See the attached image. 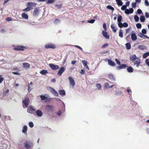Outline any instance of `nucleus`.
<instances>
[{
  "label": "nucleus",
  "instance_id": "nucleus-1",
  "mask_svg": "<svg viewBox=\"0 0 149 149\" xmlns=\"http://www.w3.org/2000/svg\"><path fill=\"white\" fill-rule=\"evenodd\" d=\"M36 4V3L34 2H29L27 3V7L26 8L23 10L24 11L27 12L31 10L32 8V7H35Z\"/></svg>",
  "mask_w": 149,
  "mask_h": 149
},
{
  "label": "nucleus",
  "instance_id": "nucleus-2",
  "mask_svg": "<svg viewBox=\"0 0 149 149\" xmlns=\"http://www.w3.org/2000/svg\"><path fill=\"white\" fill-rule=\"evenodd\" d=\"M40 97L41 101L45 102H50L51 99L49 96H46L45 95H41L40 96Z\"/></svg>",
  "mask_w": 149,
  "mask_h": 149
},
{
  "label": "nucleus",
  "instance_id": "nucleus-3",
  "mask_svg": "<svg viewBox=\"0 0 149 149\" xmlns=\"http://www.w3.org/2000/svg\"><path fill=\"white\" fill-rule=\"evenodd\" d=\"M26 48L24 46L21 45H17L13 49L16 51H23L24 50V49Z\"/></svg>",
  "mask_w": 149,
  "mask_h": 149
},
{
  "label": "nucleus",
  "instance_id": "nucleus-4",
  "mask_svg": "<svg viewBox=\"0 0 149 149\" xmlns=\"http://www.w3.org/2000/svg\"><path fill=\"white\" fill-rule=\"evenodd\" d=\"M30 101L29 98L28 97H25L24 100H23L22 103L23 104L25 108L28 107Z\"/></svg>",
  "mask_w": 149,
  "mask_h": 149
},
{
  "label": "nucleus",
  "instance_id": "nucleus-5",
  "mask_svg": "<svg viewBox=\"0 0 149 149\" xmlns=\"http://www.w3.org/2000/svg\"><path fill=\"white\" fill-rule=\"evenodd\" d=\"M54 108L53 106H52L49 105H46L45 106V108L47 111L51 112L53 110Z\"/></svg>",
  "mask_w": 149,
  "mask_h": 149
},
{
  "label": "nucleus",
  "instance_id": "nucleus-6",
  "mask_svg": "<svg viewBox=\"0 0 149 149\" xmlns=\"http://www.w3.org/2000/svg\"><path fill=\"white\" fill-rule=\"evenodd\" d=\"M45 47V48L47 49L49 48L54 49L56 47V45H55L52 43H48L46 44Z\"/></svg>",
  "mask_w": 149,
  "mask_h": 149
},
{
  "label": "nucleus",
  "instance_id": "nucleus-7",
  "mask_svg": "<svg viewBox=\"0 0 149 149\" xmlns=\"http://www.w3.org/2000/svg\"><path fill=\"white\" fill-rule=\"evenodd\" d=\"M49 67L53 70H55L58 69L59 67L58 65H55L53 64L50 63L49 64Z\"/></svg>",
  "mask_w": 149,
  "mask_h": 149
},
{
  "label": "nucleus",
  "instance_id": "nucleus-8",
  "mask_svg": "<svg viewBox=\"0 0 149 149\" xmlns=\"http://www.w3.org/2000/svg\"><path fill=\"white\" fill-rule=\"evenodd\" d=\"M131 38L132 40L133 41L136 40L137 39V37L136 35V33L133 31H132L131 34Z\"/></svg>",
  "mask_w": 149,
  "mask_h": 149
},
{
  "label": "nucleus",
  "instance_id": "nucleus-9",
  "mask_svg": "<svg viewBox=\"0 0 149 149\" xmlns=\"http://www.w3.org/2000/svg\"><path fill=\"white\" fill-rule=\"evenodd\" d=\"M138 58H139L137 57L136 55L134 54L130 56V61L134 63V62L135 61V60L136 61L137 60Z\"/></svg>",
  "mask_w": 149,
  "mask_h": 149
},
{
  "label": "nucleus",
  "instance_id": "nucleus-10",
  "mask_svg": "<svg viewBox=\"0 0 149 149\" xmlns=\"http://www.w3.org/2000/svg\"><path fill=\"white\" fill-rule=\"evenodd\" d=\"M65 67H64L63 66L61 67L58 72L57 74L59 76H61L63 73L65 71Z\"/></svg>",
  "mask_w": 149,
  "mask_h": 149
},
{
  "label": "nucleus",
  "instance_id": "nucleus-11",
  "mask_svg": "<svg viewBox=\"0 0 149 149\" xmlns=\"http://www.w3.org/2000/svg\"><path fill=\"white\" fill-rule=\"evenodd\" d=\"M68 80L70 81V84L72 86V87H74L75 85V82L72 77L70 76L69 77Z\"/></svg>",
  "mask_w": 149,
  "mask_h": 149
},
{
  "label": "nucleus",
  "instance_id": "nucleus-12",
  "mask_svg": "<svg viewBox=\"0 0 149 149\" xmlns=\"http://www.w3.org/2000/svg\"><path fill=\"white\" fill-rule=\"evenodd\" d=\"M134 10L132 8H130L129 9H127L125 11V13L127 15H129L133 13Z\"/></svg>",
  "mask_w": 149,
  "mask_h": 149
},
{
  "label": "nucleus",
  "instance_id": "nucleus-13",
  "mask_svg": "<svg viewBox=\"0 0 149 149\" xmlns=\"http://www.w3.org/2000/svg\"><path fill=\"white\" fill-rule=\"evenodd\" d=\"M102 34L103 36L106 39H108L109 38V35L108 34L107 32L105 30H103Z\"/></svg>",
  "mask_w": 149,
  "mask_h": 149
},
{
  "label": "nucleus",
  "instance_id": "nucleus-14",
  "mask_svg": "<svg viewBox=\"0 0 149 149\" xmlns=\"http://www.w3.org/2000/svg\"><path fill=\"white\" fill-rule=\"evenodd\" d=\"M50 91L51 92L52 94H53L54 96L56 97H58V93L52 87H50Z\"/></svg>",
  "mask_w": 149,
  "mask_h": 149
},
{
  "label": "nucleus",
  "instance_id": "nucleus-15",
  "mask_svg": "<svg viewBox=\"0 0 149 149\" xmlns=\"http://www.w3.org/2000/svg\"><path fill=\"white\" fill-rule=\"evenodd\" d=\"M127 67V65L125 64H120L119 66H118L117 68V69L118 70H120L123 68H125Z\"/></svg>",
  "mask_w": 149,
  "mask_h": 149
},
{
  "label": "nucleus",
  "instance_id": "nucleus-16",
  "mask_svg": "<svg viewBox=\"0 0 149 149\" xmlns=\"http://www.w3.org/2000/svg\"><path fill=\"white\" fill-rule=\"evenodd\" d=\"M40 10L39 8H36L34 9L33 15L34 16H37L39 15V13Z\"/></svg>",
  "mask_w": 149,
  "mask_h": 149
},
{
  "label": "nucleus",
  "instance_id": "nucleus-17",
  "mask_svg": "<svg viewBox=\"0 0 149 149\" xmlns=\"http://www.w3.org/2000/svg\"><path fill=\"white\" fill-rule=\"evenodd\" d=\"M36 113V115L38 117H41L43 115V113L42 111L39 109L37 110Z\"/></svg>",
  "mask_w": 149,
  "mask_h": 149
},
{
  "label": "nucleus",
  "instance_id": "nucleus-18",
  "mask_svg": "<svg viewBox=\"0 0 149 149\" xmlns=\"http://www.w3.org/2000/svg\"><path fill=\"white\" fill-rule=\"evenodd\" d=\"M36 110L33 108V107L32 105H30L29 106L28 109H27V111L28 112L32 113L31 111H35Z\"/></svg>",
  "mask_w": 149,
  "mask_h": 149
},
{
  "label": "nucleus",
  "instance_id": "nucleus-19",
  "mask_svg": "<svg viewBox=\"0 0 149 149\" xmlns=\"http://www.w3.org/2000/svg\"><path fill=\"white\" fill-rule=\"evenodd\" d=\"M141 63V60L139 58H137V60L134 62V65H136L137 67L139 66V64Z\"/></svg>",
  "mask_w": 149,
  "mask_h": 149
},
{
  "label": "nucleus",
  "instance_id": "nucleus-20",
  "mask_svg": "<svg viewBox=\"0 0 149 149\" xmlns=\"http://www.w3.org/2000/svg\"><path fill=\"white\" fill-rule=\"evenodd\" d=\"M58 93L62 96H64L66 95L65 92L64 90H60L58 91Z\"/></svg>",
  "mask_w": 149,
  "mask_h": 149
},
{
  "label": "nucleus",
  "instance_id": "nucleus-21",
  "mask_svg": "<svg viewBox=\"0 0 149 149\" xmlns=\"http://www.w3.org/2000/svg\"><path fill=\"white\" fill-rule=\"evenodd\" d=\"M108 64L110 66H114L116 65L115 63L111 59H108Z\"/></svg>",
  "mask_w": 149,
  "mask_h": 149
},
{
  "label": "nucleus",
  "instance_id": "nucleus-22",
  "mask_svg": "<svg viewBox=\"0 0 149 149\" xmlns=\"http://www.w3.org/2000/svg\"><path fill=\"white\" fill-rule=\"evenodd\" d=\"M108 77L109 79L111 81H115V78L114 76L112 74H108Z\"/></svg>",
  "mask_w": 149,
  "mask_h": 149
},
{
  "label": "nucleus",
  "instance_id": "nucleus-23",
  "mask_svg": "<svg viewBox=\"0 0 149 149\" xmlns=\"http://www.w3.org/2000/svg\"><path fill=\"white\" fill-rule=\"evenodd\" d=\"M24 146L25 148H26L27 149H29L31 148V145L27 143L26 141H25L24 143Z\"/></svg>",
  "mask_w": 149,
  "mask_h": 149
},
{
  "label": "nucleus",
  "instance_id": "nucleus-24",
  "mask_svg": "<svg viewBox=\"0 0 149 149\" xmlns=\"http://www.w3.org/2000/svg\"><path fill=\"white\" fill-rule=\"evenodd\" d=\"M138 48L141 50H143L146 49V47L144 45H139L138 46Z\"/></svg>",
  "mask_w": 149,
  "mask_h": 149
},
{
  "label": "nucleus",
  "instance_id": "nucleus-25",
  "mask_svg": "<svg viewBox=\"0 0 149 149\" xmlns=\"http://www.w3.org/2000/svg\"><path fill=\"white\" fill-rule=\"evenodd\" d=\"M22 17L23 18L25 19H28L29 16L27 14L25 13H23L22 14Z\"/></svg>",
  "mask_w": 149,
  "mask_h": 149
},
{
  "label": "nucleus",
  "instance_id": "nucleus-26",
  "mask_svg": "<svg viewBox=\"0 0 149 149\" xmlns=\"http://www.w3.org/2000/svg\"><path fill=\"white\" fill-rule=\"evenodd\" d=\"M40 73L42 75H45L48 73V72L47 70H43L40 72Z\"/></svg>",
  "mask_w": 149,
  "mask_h": 149
},
{
  "label": "nucleus",
  "instance_id": "nucleus-27",
  "mask_svg": "<svg viewBox=\"0 0 149 149\" xmlns=\"http://www.w3.org/2000/svg\"><path fill=\"white\" fill-rule=\"evenodd\" d=\"M111 27L113 32L114 33L116 32L117 30V29L116 28V27L114 26V24H112L111 25Z\"/></svg>",
  "mask_w": 149,
  "mask_h": 149
},
{
  "label": "nucleus",
  "instance_id": "nucleus-28",
  "mask_svg": "<svg viewBox=\"0 0 149 149\" xmlns=\"http://www.w3.org/2000/svg\"><path fill=\"white\" fill-rule=\"evenodd\" d=\"M127 70L129 73H131L133 72V69L131 66H129L127 68Z\"/></svg>",
  "mask_w": 149,
  "mask_h": 149
},
{
  "label": "nucleus",
  "instance_id": "nucleus-29",
  "mask_svg": "<svg viewBox=\"0 0 149 149\" xmlns=\"http://www.w3.org/2000/svg\"><path fill=\"white\" fill-rule=\"evenodd\" d=\"M30 64L28 63H23V66L24 68H28L30 67Z\"/></svg>",
  "mask_w": 149,
  "mask_h": 149
},
{
  "label": "nucleus",
  "instance_id": "nucleus-30",
  "mask_svg": "<svg viewBox=\"0 0 149 149\" xmlns=\"http://www.w3.org/2000/svg\"><path fill=\"white\" fill-rule=\"evenodd\" d=\"M27 130V127L26 125H24L22 128V132L23 133H25Z\"/></svg>",
  "mask_w": 149,
  "mask_h": 149
},
{
  "label": "nucleus",
  "instance_id": "nucleus-31",
  "mask_svg": "<svg viewBox=\"0 0 149 149\" xmlns=\"http://www.w3.org/2000/svg\"><path fill=\"white\" fill-rule=\"evenodd\" d=\"M117 3L119 6H121L123 4V3L121 0H116Z\"/></svg>",
  "mask_w": 149,
  "mask_h": 149
},
{
  "label": "nucleus",
  "instance_id": "nucleus-32",
  "mask_svg": "<svg viewBox=\"0 0 149 149\" xmlns=\"http://www.w3.org/2000/svg\"><path fill=\"white\" fill-rule=\"evenodd\" d=\"M122 19V16L119 14L118 15V19L117 21L118 22H121V20Z\"/></svg>",
  "mask_w": 149,
  "mask_h": 149
},
{
  "label": "nucleus",
  "instance_id": "nucleus-33",
  "mask_svg": "<svg viewBox=\"0 0 149 149\" xmlns=\"http://www.w3.org/2000/svg\"><path fill=\"white\" fill-rule=\"evenodd\" d=\"M126 49L127 50L130 49L131 48V45L129 43H127L125 44Z\"/></svg>",
  "mask_w": 149,
  "mask_h": 149
},
{
  "label": "nucleus",
  "instance_id": "nucleus-34",
  "mask_svg": "<svg viewBox=\"0 0 149 149\" xmlns=\"http://www.w3.org/2000/svg\"><path fill=\"white\" fill-rule=\"evenodd\" d=\"M148 56H149V52H148L143 54V57L144 58H146Z\"/></svg>",
  "mask_w": 149,
  "mask_h": 149
},
{
  "label": "nucleus",
  "instance_id": "nucleus-35",
  "mask_svg": "<svg viewBox=\"0 0 149 149\" xmlns=\"http://www.w3.org/2000/svg\"><path fill=\"white\" fill-rule=\"evenodd\" d=\"M119 36L121 38L123 37V31L122 29H120L119 30Z\"/></svg>",
  "mask_w": 149,
  "mask_h": 149
},
{
  "label": "nucleus",
  "instance_id": "nucleus-36",
  "mask_svg": "<svg viewBox=\"0 0 149 149\" xmlns=\"http://www.w3.org/2000/svg\"><path fill=\"white\" fill-rule=\"evenodd\" d=\"M54 23L56 24H58L61 22V20L59 19H55L54 21Z\"/></svg>",
  "mask_w": 149,
  "mask_h": 149
},
{
  "label": "nucleus",
  "instance_id": "nucleus-37",
  "mask_svg": "<svg viewBox=\"0 0 149 149\" xmlns=\"http://www.w3.org/2000/svg\"><path fill=\"white\" fill-rule=\"evenodd\" d=\"M140 20L141 22H144L145 20V17L144 16L142 15L140 16Z\"/></svg>",
  "mask_w": 149,
  "mask_h": 149
},
{
  "label": "nucleus",
  "instance_id": "nucleus-38",
  "mask_svg": "<svg viewBox=\"0 0 149 149\" xmlns=\"http://www.w3.org/2000/svg\"><path fill=\"white\" fill-rule=\"evenodd\" d=\"M96 86L99 90L101 89V85L100 84L98 83L96 84Z\"/></svg>",
  "mask_w": 149,
  "mask_h": 149
},
{
  "label": "nucleus",
  "instance_id": "nucleus-39",
  "mask_svg": "<svg viewBox=\"0 0 149 149\" xmlns=\"http://www.w3.org/2000/svg\"><path fill=\"white\" fill-rule=\"evenodd\" d=\"M107 9L111 10L113 11H114V8L110 5H108L107 6Z\"/></svg>",
  "mask_w": 149,
  "mask_h": 149
},
{
  "label": "nucleus",
  "instance_id": "nucleus-40",
  "mask_svg": "<svg viewBox=\"0 0 149 149\" xmlns=\"http://www.w3.org/2000/svg\"><path fill=\"white\" fill-rule=\"evenodd\" d=\"M134 18L135 21L136 22H137L139 21V18L137 15H135L134 17Z\"/></svg>",
  "mask_w": 149,
  "mask_h": 149
},
{
  "label": "nucleus",
  "instance_id": "nucleus-41",
  "mask_svg": "<svg viewBox=\"0 0 149 149\" xmlns=\"http://www.w3.org/2000/svg\"><path fill=\"white\" fill-rule=\"evenodd\" d=\"M55 1V0H48L47 2V4H51L53 3Z\"/></svg>",
  "mask_w": 149,
  "mask_h": 149
},
{
  "label": "nucleus",
  "instance_id": "nucleus-42",
  "mask_svg": "<svg viewBox=\"0 0 149 149\" xmlns=\"http://www.w3.org/2000/svg\"><path fill=\"white\" fill-rule=\"evenodd\" d=\"M136 26L137 28L140 29L141 28L142 26L141 24L138 23L136 24Z\"/></svg>",
  "mask_w": 149,
  "mask_h": 149
},
{
  "label": "nucleus",
  "instance_id": "nucleus-43",
  "mask_svg": "<svg viewBox=\"0 0 149 149\" xmlns=\"http://www.w3.org/2000/svg\"><path fill=\"white\" fill-rule=\"evenodd\" d=\"M29 127L31 128L33 127L34 126L33 123L32 122H29Z\"/></svg>",
  "mask_w": 149,
  "mask_h": 149
},
{
  "label": "nucleus",
  "instance_id": "nucleus-44",
  "mask_svg": "<svg viewBox=\"0 0 149 149\" xmlns=\"http://www.w3.org/2000/svg\"><path fill=\"white\" fill-rule=\"evenodd\" d=\"M95 21V20L94 19H93L88 20L87 22L89 23L93 24L94 22Z\"/></svg>",
  "mask_w": 149,
  "mask_h": 149
},
{
  "label": "nucleus",
  "instance_id": "nucleus-45",
  "mask_svg": "<svg viewBox=\"0 0 149 149\" xmlns=\"http://www.w3.org/2000/svg\"><path fill=\"white\" fill-rule=\"evenodd\" d=\"M122 91L121 90H119L116 91V95H120L121 94Z\"/></svg>",
  "mask_w": 149,
  "mask_h": 149
},
{
  "label": "nucleus",
  "instance_id": "nucleus-46",
  "mask_svg": "<svg viewBox=\"0 0 149 149\" xmlns=\"http://www.w3.org/2000/svg\"><path fill=\"white\" fill-rule=\"evenodd\" d=\"M132 29V27L130 26L127 29H125L126 30V34H127V33H128L129 32V31L131 30Z\"/></svg>",
  "mask_w": 149,
  "mask_h": 149
},
{
  "label": "nucleus",
  "instance_id": "nucleus-47",
  "mask_svg": "<svg viewBox=\"0 0 149 149\" xmlns=\"http://www.w3.org/2000/svg\"><path fill=\"white\" fill-rule=\"evenodd\" d=\"M122 7H121V9L123 10H126L127 9V7L125 5H123L122 6Z\"/></svg>",
  "mask_w": 149,
  "mask_h": 149
},
{
  "label": "nucleus",
  "instance_id": "nucleus-48",
  "mask_svg": "<svg viewBox=\"0 0 149 149\" xmlns=\"http://www.w3.org/2000/svg\"><path fill=\"white\" fill-rule=\"evenodd\" d=\"M82 63L83 65L84 66L87 65L88 63L86 61L83 60L82 61Z\"/></svg>",
  "mask_w": 149,
  "mask_h": 149
},
{
  "label": "nucleus",
  "instance_id": "nucleus-49",
  "mask_svg": "<svg viewBox=\"0 0 149 149\" xmlns=\"http://www.w3.org/2000/svg\"><path fill=\"white\" fill-rule=\"evenodd\" d=\"M147 31L145 29H142L141 31V33L143 34H146V33Z\"/></svg>",
  "mask_w": 149,
  "mask_h": 149
},
{
  "label": "nucleus",
  "instance_id": "nucleus-50",
  "mask_svg": "<svg viewBox=\"0 0 149 149\" xmlns=\"http://www.w3.org/2000/svg\"><path fill=\"white\" fill-rule=\"evenodd\" d=\"M123 24L121 22H118V26L120 28L123 27Z\"/></svg>",
  "mask_w": 149,
  "mask_h": 149
},
{
  "label": "nucleus",
  "instance_id": "nucleus-51",
  "mask_svg": "<svg viewBox=\"0 0 149 149\" xmlns=\"http://www.w3.org/2000/svg\"><path fill=\"white\" fill-rule=\"evenodd\" d=\"M136 2H133L132 4V6L133 8H135L136 7Z\"/></svg>",
  "mask_w": 149,
  "mask_h": 149
},
{
  "label": "nucleus",
  "instance_id": "nucleus-52",
  "mask_svg": "<svg viewBox=\"0 0 149 149\" xmlns=\"http://www.w3.org/2000/svg\"><path fill=\"white\" fill-rule=\"evenodd\" d=\"M144 2L145 5L146 6H149V3L148 0H145Z\"/></svg>",
  "mask_w": 149,
  "mask_h": 149
},
{
  "label": "nucleus",
  "instance_id": "nucleus-53",
  "mask_svg": "<svg viewBox=\"0 0 149 149\" xmlns=\"http://www.w3.org/2000/svg\"><path fill=\"white\" fill-rule=\"evenodd\" d=\"M123 27H125V28L127 27L128 26V24L126 22L124 23L123 24Z\"/></svg>",
  "mask_w": 149,
  "mask_h": 149
},
{
  "label": "nucleus",
  "instance_id": "nucleus-54",
  "mask_svg": "<svg viewBox=\"0 0 149 149\" xmlns=\"http://www.w3.org/2000/svg\"><path fill=\"white\" fill-rule=\"evenodd\" d=\"M108 45V44L107 43L104 44L102 47V48H104L107 47Z\"/></svg>",
  "mask_w": 149,
  "mask_h": 149
},
{
  "label": "nucleus",
  "instance_id": "nucleus-55",
  "mask_svg": "<svg viewBox=\"0 0 149 149\" xmlns=\"http://www.w3.org/2000/svg\"><path fill=\"white\" fill-rule=\"evenodd\" d=\"M103 29H104V30L106 31V30L107 29V25H106V23H104L103 24Z\"/></svg>",
  "mask_w": 149,
  "mask_h": 149
},
{
  "label": "nucleus",
  "instance_id": "nucleus-56",
  "mask_svg": "<svg viewBox=\"0 0 149 149\" xmlns=\"http://www.w3.org/2000/svg\"><path fill=\"white\" fill-rule=\"evenodd\" d=\"M115 61L116 63L118 65H120L121 64L120 61H119L118 59L117 58H116L115 59Z\"/></svg>",
  "mask_w": 149,
  "mask_h": 149
},
{
  "label": "nucleus",
  "instance_id": "nucleus-57",
  "mask_svg": "<svg viewBox=\"0 0 149 149\" xmlns=\"http://www.w3.org/2000/svg\"><path fill=\"white\" fill-rule=\"evenodd\" d=\"M137 13L139 14H140L142 13V11L140 9L137 10Z\"/></svg>",
  "mask_w": 149,
  "mask_h": 149
},
{
  "label": "nucleus",
  "instance_id": "nucleus-58",
  "mask_svg": "<svg viewBox=\"0 0 149 149\" xmlns=\"http://www.w3.org/2000/svg\"><path fill=\"white\" fill-rule=\"evenodd\" d=\"M74 46L76 48H77L81 50L82 51H83V49H82V48L81 47H80L78 45H74Z\"/></svg>",
  "mask_w": 149,
  "mask_h": 149
},
{
  "label": "nucleus",
  "instance_id": "nucleus-59",
  "mask_svg": "<svg viewBox=\"0 0 149 149\" xmlns=\"http://www.w3.org/2000/svg\"><path fill=\"white\" fill-rule=\"evenodd\" d=\"M61 114V111L60 110H59L57 112V114L58 116H60Z\"/></svg>",
  "mask_w": 149,
  "mask_h": 149
},
{
  "label": "nucleus",
  "instance_id": "nucleus-60",
  "mask_svg": "<svg viewBox=\"0 0 149 149\" xmlns=\"http://www.w3.org/2000/svg\"><path fill=\"white\" fill-rule=\"evenodd\" d=\"M145 63L149 67V61L148 59H146L145 60Z\"/></svg>",
  "mask_w": 149,
  "mask_h": 149
},
{
  "label": "nucleus",
  "instance_id": "nucleus-61",
  "mask_svg": "<svg viewBox=\"0 0 149 149\" xmlns=\"http://www.w3.org/2000/svg\"><path fill=\"white\" fill-rule=\"evenodd\" d=\"M138 36L141 38H143L144 36V34L142 33H140L138 34Z\"/></svg>",
  "mask_w": 149,
  "mask_h": 149
},
{
  "label": "nucleus",
  "instance_id": "nucleus-62",
  "mask_svg": "<svg viewBox=\"0 0 149 149\" xmlns=\"http://www.w3.org/2000/svg\"><path fill=\"white\" fill-rule=\"evenodd\" d=\"M127 93H129L130 94H131L132 93V91L131 89L129 88H128L127 89Z\"/></svg>",
  "mask_w": 149,
  "mask_h": 149
},
{
  "label": "nucleus",
  "instance_id": "nucleus-63",
  "mask_svg": "<svg viewBox=\"0 0 149 149\" xmlns=\"http://www.w3.org/2000/svg\"><path fill=\"white\" fill-rule=\"evenodd\" d=\"M61 5H58L56 4L55 5V6L56 8H57L58 9H60L61 8Z\"/></svg>",
  "mask_w": 149,
  "mask_h": 149
},
{
  "label": "nucleus",
  "instance_id": "nucleus-64",
  "mask_svg": "<svg viewBox=\"0 0 149 149\" xmlns=\"http://www.w3.org/2000/svg\"><path fill=\"white\" fill-rule=\"evenodd\" d=\"M145 16L147 18H149V13L146 12L145 13Z\"/></svg>",
  "mask_w": 149,
  "mask_h": 149
}]
</instances>
